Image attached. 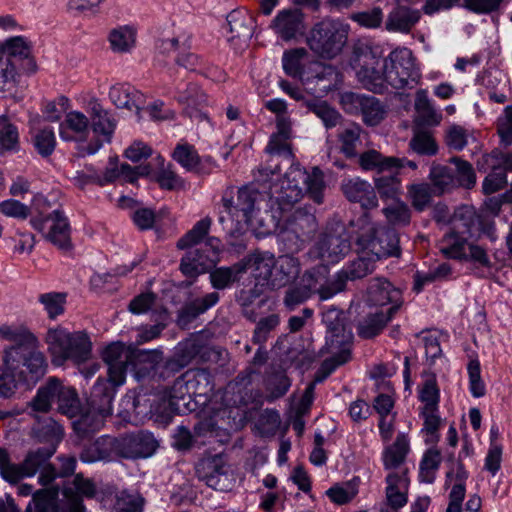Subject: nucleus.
Returning <instances> with one entry per match:
<instances>
[{
	"mask_svg": "<svg viewBox=\"0 0 512 512\" xmlns=\"http://www.w3.org/2000/svg\"><path fill=\"white\" fill-rule=\"evenodd\" d=\"M351 225L355 228L353 233L359 255L340 269L347 282L356 281L371 274L378 260L400 255L398 233L394 229L372 221L367 211L357 220L352 221Z\"/></svg>",
	"mask_w": 512,
	"mask_h": 512,
	"instance_id": "obj_1",
	"label": "nucleus"
},
{
	"mask_svg": "<svg viewBox=\"0 0 512 512\" xmlns=\"http://www.w3.org/2000/svg\"><path fill=\"white\" fill-rule=\"evenodd\" d=\"M250 262L253 276L258 284L271 290L293 284L301 273V262L292 254L276 257L268 251L258 252L251 257Z\"/></svg>",
	"mask_w": 512,
	"mask_h": 512,
	"instance_id": "obj_2",
	"label": "nucleus"
},
{
	"mask_svg": "<svg viewBox=\"0 0 512 512\" xmlns=\"http://www.w3.org/2000/svg\"><path fill=\"white\" fill-rule=\"evenodd\" d=\"M50 207V202L43 195H36L29 208L32 215L30 224L58 249L70 251L72 242L68 218L58 209L49 212Z\"/></svg>",
	"mask_w": 512,
	"mask_h": 512,
	"instance_id": "obj_3",
	"label": "nucleus"
},
{
	"mask_svg": "<svg viewBox=\"0 0 512 512\" xmlns=\"http://www.w3.org/2000/svg\"><path fill=\"white\" fill-rule=\"evenodd\" d=\"M45 342L47 350L56 366L66 361L82 364L88 361L92 353V342L85 331L70 332L63 327L49 328Z\"/></svg>",
	"mask_w": 512,
	"mask_h": 512,
	"instance_id": "obj_4",
	"label": "nucleus"
},
{
	"mask_svg": "<svg viewBox=\"0 0 512 512\" xmlns=\"http://www.w3.org/2000/svg\"><path fill=\"white\" fill-rule=\"evenodd\" d=\"M55 450H29L21 463H13L7 450H0V474L9 483H18L25 477L39 472V483L43 486L55 480L53 464L49 462Z\"/></svg>",
	"mask_w": 512,
	"mask_h": 512,
	"instance_id": "obj_5",
	"label": "nucleus"
},
{
	"mask_svg": "<svg viewBox=\"0 0 512 512\" xmlns=\"http://www.w3.org/2000/svg\"><path fill=\"white\" fill-rule=\"evenodd\" d=\"M73 488H64L65 501H58V488L40 489L33 494L36 512H84L81 496L93 497L94 484L77 474L73 480Z\"/></svg>",
	"mask_w": 512,
	"mask_h": 512,
	"instance_id": "obj_6",
	"label": "nucleus"
},
{
	"mask_svg": "<svg viewBox=\"0 0 512 512\" xmlns=\"http://www.w3.org/2000/svg\"><path fill=\"white\" fill-rule=\"evenodd\" d=\"M350 27L334 18H323L310 29L306 42L319 58L332 60L343 51L348 41Z\"/></svg>",
	"mask_w": 512,
	"mask_h": 512,
	"instance_id": "obj_7",
	"label": "nucleus"
},
{
	"mask_svg": "<svg viewBox=\"0 0 512 512\" xmlns=\"http://www.w3.org/2000/svg\"><path fill=\"white\" fill-rule=\"evenodd\" d=\"M350 65L364 88L380 94L385 91L386 58L376 56L369 45L363 42L354 44Z\"/></svg>",
	"mask_w": 512,
	"mask_h": 512,
	"instance_id": "obj_8",
	"label": "nucleus"
},
{
	"mask_svg": "<svg viewBox=\"0 0 512 512\" xmlns=\"http://www.w3.org/2000/svg\"><path fill=\"white\" fill-rule=\"evenodd\" d=\"M134 356L139 362H148L152 367L158 365L162 360V352L160 351L138 350L134 352L123 343H111L104 349L102 359L107 365V375L112 383L116 385L124 383L127 368L129 364H132Z\"/></svg>",
	"mask_w": 512,
	"mask_h": 512,
	"instance_id": "obj_9",
	"label": "nucleus"
},
{
	"mask_svg": "<svg viewBox=\"0 0 512 512\" xmlns=\"http://www.w3.org/2000/svg\"><path fill=\"white\" fill-rule=\"evenodd\" d=\"M61 392L57 403L58 411L69 418L79 416L73 422L75 433L80 439H92L103 424L102 418L92 412L82 413L81 402L75 388L64 385Z\"/></svg>",
	"mask_w": 512,
	"mask_h": 512,
	"instance_id": "obj_10",
	"label": "nucleus"
},
{
	"mask_svg": "<svg viewBox=\"0 0 512 512\" xmlns=\"http://www.w3.org/2000/svg\"><path fill=\"white\" fill-rule=\"evenodd\" d=\"M420 79V69L410 49H395L386 58V81L393 88L412 89Z\"/></svg>",
	"mask_w": 512,
	"mask_h": 512,
	"instance_id": "obj_11",
	"label": "nucleus"
},
{
	"mask_svg": "<svg viewBox=\"0 0 512 512\" xmlns=\"http://www.w3.org/2000/svg\"><path fill=\"white\" fill-rule=\"evenodd\" d=\"M38 340L32 341L19 352H12L6 360L9 368L16 370L26 385L36 384L47 372L48 362L43 352L37 348Z\"/></svg>",
	"mask_w": 512,
	"mask_h": 512,
	"instance_id": "obj_12",
	"label": "nucleus"
},
{
	"mask_svg": "<svg viewBox=\"0 0 512 512\" xmlns=\"http://www.w3.org/2000/svg\"><path fill=\"white\" fill-rule=\"evenodd\" d=\"M230 470L231 465L225 451L214 454L205 452L195 464L196 477L207 486L220 491L227 489Z\"/></svg>",
	"mask_w": 512,
	"mask_h": 512,
	"instance_id": "obj_13",
	"label": "nucleus"
},
{
	"mask_svg": "<svg viewBox=\"0 0 512 512\" xmlns=\"http://www.w3.org/2000/svg\"><path fill=\"white\" fill-rule=\"evenodd\" d=\"M351 243L349 235L343 226L334 230H326L315 242L311 249L313 257L327 264H336L350 251Z\"/></svg>",
	"mask_w": 512,
	"mask_h": 512,
	"instance_id": "obj_14",
	"label": "nucleus"
},
{
	"mask_svg": "<svg viewBox=\"0 0 512 512\" xmlns=\"http://www.w3.org/2000/svg\"><path fill=\"white\" fill-rule=\"evenodd\" d=\"M322 321L326 326V345L333 350L352 346L353 333L343 310L335 306L327 307L322 314Z\"/></svg>",
	"mask_w": 512,
	"mask_h": 512,
	"instance_id": "obj_15",
	"label": "nucleus"
},
{
	"mask_svg": "<svg viewBox=\"0 0 512 512\" xmlns=\"http://www.w3.org/2000/svg\"><path fill=\"white\" fill-rule=\"evenodd\" d=\"M341 103L348 112L360 111L363 121L368 126L378 125L385 117L386 110L381 101L370 95L346 92L341 96Z\"/></svg>",
	"mask_w": 512,
	"mask_h": 512,
	"instance_id": "obj_16",
	"label": "nucleus"
},
{
	"mask_svg": "<svg viewBox=\"0 0 512 512\" xmlns=\"http://www.w3.org/2000/svg\"><path fill=\"white\" fill-rule=\"evenodd\" d=\"M285 173L287 183L300 186L306 194L317 204L323 203L324 190L326 188L323 172L318 167H314L311 173H308L298 164H292Z\"/></svg>",
	"mask_w": 512,
	"mask_h": 512,
	"instance_id": "obj_17",
	"label": "nucleus"
},
{
	"mask_svg": "<svg viewBox=\"0 0 512 512\" xmlns=\"http://www.w3.org/2000/svg\"><path fill=\"white\" fill-rule=\"evenodd\" d=\"M308 272L315 295L321 301L329 300L347 288V280L341 270L330 276L329 267L321 264L308 269Z\"/></svg>",
	"mask_w": 512,
	"mask_h": 512,
	"instance_id": "obj_18",
	"label": "nucleus"
},
{
	"mask_svg": "<svg viewBox=\"0 0 512 512\" xmlns=\"http://www.w3.org/2000/svg\"><path fill=\"white\" fill-rule=\"evenodd\" d=\"M260 197V192L253 186L245 185L238 189L237 198L234 201L227 193L222 197L225 212L232 218H236L237 224L241 221L249 222L255 209V204Z\"/></svg>",
	"mask_w": 512,
	"mask_h": 512,
	"instance_id": "obj_19",
	"label": "nucleus"
},
{
	"mask_svg": "<svg viewBox=\"0 0 512 512\" xmlns=\"http://www.w3.org/2000/svg\"><path fill=\"white\" fill-rule=\"evenodd\" d=\"M254 20L251 15L242 10H233L227 15L225 29L228 33L227 41L235 50L247 46L254 32Z\"/></svg>",
	"mask_w": 512,
	"mask_h": 512,
	"instance_id": "obj_20",
	"label": "nucleus"
},
{
	"mask_svg": "<svg viewBox=\"0 0 512 512\" xmlns=\"http://www.w3.org/2000/svg\"><path fill=\"white\" fill-rule=\"evenodd\" d=\"M474 224L473 215L468 218L455 219L453 230L446 234L442 240L441 252L449 258L463 260L469 243L465 234H470L471 226Z\"/></svg>",
	"mask_w": 512,
	"mask_h": 512,
	"instance_id": "obj_21",
	"label": "nucleus"
},
{
	"mask_svg": "<svg viewBox=\"0 0 512 512\" xmlns=\"http://www.w3.org/2000/svg\"><path fill=\"white\" fill-rule=\"evenodd\" d=\"M160 442L147 430H136L115 438L103 435L96 439L95 448H159Z\"/></svg>",
	"mask_w": 512,
	"mask_h": 512,
	"instance_id": "obj_22",
	"label": "nucleus"
},
{
	"mask_svg": "<svg viewBox=\"0 0 512 512\" xmlns=\"http://www.w3.org/2000/svg\"><path fill=\"white\" fill-rule=\"evenodd\" d=\"M32 45L26 38L15 36L7 39L4 43H0V56L15 62H22V69L27 73H34L37 65L32 57Z\"/></svg>",
	"mask_w": 512,
	"mask_h": 512,
	"instance_id": "obj_23",
	"label": "nucleus"
},
{
	"mask_svg": "<svg viewBox=\"0 0 512 512\" xmlns=\"http://www.w3.org/2000/svg\"><path fill=\"white\" fill-rule=\"evenodd\" d=\"M397 306H389L385 311L375 309L363 315L356 325L357 334L363 339H372L379 335L387 324L396 316Z\"/></svg>",
	"mask_w": 512,
	"mask_h": 512,
	"instance_id": "obj_24",
	"label": "nucleus"
},
{
	"mask_svg": "<svg viewBox=\"0 0 512 512\" xmlns=\"http://www.w3.org/2000/svg\"><path fill=\"white\" fill-rule=\"evenodd\" d=\"M369 300L377 306H397V313L403 305L402 293L385 278H373L367 288Z\"/></svg>",
	"mask_w": 512,
	"mask_h": 512,
	"instance_id": "obj_25",
	"label": "nucleus"
},
{
	"mask_svg": "<svg viewBox=\"0 0 512 512\" xmlns=\"http://www.w3.org/2000/svg\"><path fill=\"white\" fill-rule=\"evenodd\" d=\"M272 28L284 41L294 39L304 29V15L298 9H284L273 19Z\"/></svg>",
	"mask_w": 512,
	"mask_h": 512,
	"instance_id": "obj_26",
	"label": "nucleus"
},
{
	"mask_svg": "<svg viewBox=\"0 0 512 512\" xmlns=\"http://www.w3.org/2000/svg\"><path fill=\"white\" fill-rule=\"evenodd\" d=\"M342 191L350 202L359 203L364 210L378 206L374 187L360 178L349 179L342 184Z\"/></svg>",
	"mask_w": 512,
	"mask_h": 512,
	"instance_id": "obj_27",
	"label": "nucleus"
},
{
	"mask_svg": "<svg viewBox=\"0 0 512 512\" xmlns=\"http://www.w3.org/2000/svg\"><path fill=\"white\" fill-rule=\"evenodd\" d=\"M386 499L387 504L381 512H398V509L407 503V490L409 486V477L402 474L389 473L386 477Z\"/></svg>",
	"mask_w": 512,
	"mask_h": 512,
	"instance_id": "obj_28",
	"label": "nucleus"
},
{
	"mask_svg": "<svg viewBox=\"0 0 512 512\" xmlns=\"http://www.w3.org/2000/svg\"><path fill=\"white\" fill-rule=\"evenodd\" d=\"M188 251L180 261L179 269L181 273L192 280H195L199 275L209 272L215 267L213 259L206 255L203 248H187Z\"/></svg>",
	"mask_w": 512,
	"mask_h": 512,
	"instance_id": "obj_29",
	"label": "nucleus"
},
{
	"mask_svg": "<svg viewBox=\"0 0 512 512\" xmlns=\"http://www.w3.org/2000/svg\"><path fill=\"white\" fill-rule=\"evenodd\" d=\"M88 114L93 132L102 136L105 142L110 143L117 126V120L113 114L96 100L89 102Z\"/></svg>",
	"mask_w": 512,
	"mask_h": 512,
	"instance_id": "obj_30",
	"label": "nucleus"
},
{
	"mask_svg": "<svg viewBox=\"0 0 512 512\" xmlns=\"http://www.w3.org/2000/svg\"><path fill=\"white\" fill-rule=\"evenodd\" d=\"M109 98L117 108L128 110L136 109L138 119H141V110L144 109L145 96L128 84H117L110 88Z\"/></svg>",
	"mask_w": 512,
	"mask_h": 512,
	"instance_id": "obj_31",
	"label": "nucleus"
},
{
	"mask_svg": "<svg viewBox=\"0 0 512 512\" xmlns=\"http://www.w3.org/2000/svg\"><path fill=\"white\" fill-rule=\"evenodd\" d=\"M64 384L56 377H50L46 383L40 386L36 395L30 402L32 410L37 412H48L53 403H58Z\"/></svg>",
	"mask_w": 512,
	"mask_h": 512,
	"instance_id": "obj_32",
	"label": "nucleus"
},
{
	"mask_svg": "<svg viewBox=\"0 0 512 512\" xmlns=\"http://www.w3.org/2000/svg\"><path fill=\"white\" fill-rule=\"evenodd\" d=\"M420 18L421 13L419 10L398 5L389 13L385 26L388 31L409 33Z\"/></svg>",
	"mask_w": 512,
	"mask_h": 512,
	"instance_id": "obj_33",
	"label": "nucleus"
},
{
	"mask_svg": "<svg viewBox=\"0 0 512 512\" xmlns=\"http://www.w3.org/2000/svg\"><path fill=\"white\" fill-rule=\"evenodd\" d=\"M317 229L316 218L313 214L298 209L294 211L286 220L285 229L282 237H289L293 234L297 240L314 233Z\"/></svg>",
	"mask_w": 512,
	"mask_h": 512,
	"instance_id": "obj_34",
	"label": "nucleus"
},
{
	"mask_svg": "<svg viewBox=\"0 0 512 512\" xmlns=\"http://www.w3.org/2000/svg\"><path fill=\"white\" fill-rule=\"evenodd\" d=\"M189 383L194 401L203 399L205 403L214 389L213 376L207 369H191L184 373V380Z\"/></svg>",
	"mask_w": 512,
	"mask_h": 512,
	"instance_id": "obj_35",
	"label": "nucleus"
},
{
	"mask_svg": "<svg viewBox=\"0 0 512 512\" xmlns=\"http://www.w3.org/2000/svg\"><path fill=\"white\" fill-rule=\"evenodd\" d=\"M90 119L80 111L68 112L60 123L59 135L63 141L82 140L88 133Z\"/></svg>",
	"mask_w": 512,
	"mask_h": 512,
	"instance_id": "obj_36",
	"label": "nucleus"
},
{
	"mask_svg": "<svg viewBox=\"0 0 512 512\" xmlns=\"http://www.w3.org/2000/svg\"><path fill=\"white\" fill-rule=\"evenodd\" d=\"M248 270L245 261H239L231 266H221L209 271V279L212 287L217 290H224L239 281Z\"/></svg>",
	"mask_w": 512,
	"mask_h": 512,
	"instance_id": "obj_37",
	"label": "nucleus"
},
{
	"mask_svg": "<svg viewBox=\"0 0 512 512\" xmlns=\"http://www.w3.org/2000/svg\"><path fill=\"white\" fill-rule=\"evenodd\" d=\"M277 132L272 134L265 148L266 153L272 155L292 156V149L288 143L291 135V121L288 116H280L276 118Z\"/></svg>",
	"mask_w": 512,
	"mask_h": 512,
	"instance_id": "obj_38",
	"label": "nucleus"
},
{
	"mask_svg": "<svg viewBox=\"0 0 512 512\" xmlns=\"http://www.w3.org/2000/svg\"><path fill=\"white\" fill-rule=\"evenodd\" d=\"M315 295L308 269L302 274L300 282L288 287L283 297V305L289 311L295 310L300 305Z\"/></svg>",
	"mask_w": 512,
	"mask_h": 512,
	"instance_id": "obj_39",
	"label": "nucleus"
},
{
	"mask_svg": "<svg viewBox=\"0 0 512 512\" xmlns=\"http://www.w3.org/2000/svg\"><path fill=\"white\" fill-rule=\"evenodd\" d=\"M218 301L219 294L217 292H210L203 297L195 298L181 308L179 312V322L187 324L193 321L199 315L213 307Z\"/></svg>",
	"mask_w": 512,
	"mask_h": 512,
	"instance_id": "obj_40",
	"label": "nucleus"
},
{
	"mask_svg": "<svg viewBox=\"0 0 512 512\" xmlns=\"http://www.w3.org/2000/svg\"><path fill=\"white\" fill-rule=\"evenodd\" d=\"M212 353H214V351L210 347L202 344L197 339H187L182 341L175 349L176 357L185 366H188L197 357L202 361H206L210 359V355Z\"/></svg>",
	"mask_w": 512,
	"mask_h": 512,
	"instance_id": "obj_41",
	"label": "nucleus"
},
{
	"mask_svg": "<svg viewBox=\"0 0 512 512\" xmlns=\"http://www.w3.org/2000/svg\"><path fill=\"white\" fill-rule=\"evenodd\" d=\"M64 428L52 418H48L32 429V436L39 443H45L56 448L64 438Z\"/></svg>",
	"mask_w": 512,
	"mask_h": 512,
	"instance_id": "obj_42",
	"label": "nucleus"
},
{
	"mask_svg": "<svg viewBox=\"0 0 512 512\" xmlns=\"http://www.w3.org/2000/svg\"><path fill=\"white\" fill-rule=\"evenodd\" d=\"M428 178L437 196H441L457 187L451 166L433 163Z\"/></svg>",
	"mask_w": 512,
	"mask_h": 512,
	"instance_id": "obj_43",
	"label": "nucleus"
},
{
	"mask_svg": "<svg viewBox=\"0 0 512 512\" xmlns=\"http://www.w3.org/2000/svg\"><path fill=\"white\" fill-rule=\"evenodd\" d=\"M398 161V157L384 156L374 149L363 152L358 157V163L363 170H376L378 174L392 171L393 165Z\"/></svg>",
	"mask_w": 512,
	"mask_h": 512,
	"instance_id": "obj_44",
	"label": "nucleus"
},
{
	"mask_svg": "<svg viewBox=\"0 0 512 512\" xmlns=\"http://www.w3.org/2000/svg\"><path fill=\"white\" fill-rule=\"evenodd\" d=\"M362 128L357 123L347 124L338 134L340 142V150L347 158H355L358 156V148L362 141L360 135Z\"/></svg>",
	"mask_w": 512,
	"mask_h": 512,
	"instance_id": "obj_45",
	"label": "nucleus"
},
{
	"mask_svg": "<svg viewBox=\"0 0 512 512\" xmlns=\"http://www.w3.org/2000/svg\"><path fill=\"white\" fill-rule=\"evenodd\" d=\"M0 335L12 342V345L4 349V363L10 359L12 352H19L23 347L29 345L32 341H35L36 337L34 334L25 329H14L9 326L0 327Z\"/></svg>",
	"mask_w": 512,
	"mask_h": 512,
	"instance_id": "obj_46",
	"label": "nucleus"
},
{
	"mask_svg": "<svg viewBox=\"0 0 512 512\" xmlns=\"http://www.w3.org/2000/svg\"><path fill=\"white\" fill-rule=\"evenodd\" d=\"M20 150L19 131L6 115L0 116V154L16 153Z\"/></svg>",
	"mask_w": 512,
	"mask_h": 512,
	"instance_id": "obj_47",
	"label": "nucleus"
},
{
	"mask_svg": "<svg viewBox=\"0 0 512 512\" xmlns=\"http://www.w3.org/2000/svg\"><path fill=\"white\" fill-rule=\"evenodd\" d=\"M271 193L280 208L284 210L300 201L306 192L296 184L287 183L286 178H283L279 185L272 188Z\"/></svg>",
	"mask_w": 512,
	"mask_h": 512,
	"instance_id": "obj_48",
	"label": "nucleus"
},
{
	"mask_svg": "<svg viewBox=\"0 0 512 512\" xmlns=\"http://www.w3.org/2000/svg\"><path fill=\"white\" fill-rule=\"evenodd\" d=\"M108 379H98L93 385L91 399L95 400L96 409L103 415L110 410L111 402L115 395V387H118Z\"/></svg>",
	"mask_w": 512,
	"mask_h": 512,
	"instance_id": "obj_49",
	"label": "nucleus"
},
{
	"mask_svg": "<svg viewBox=\"0 0 512 512\" xmlns=\"http://www.w3.org/2000/svg\"><path fill=\"white\" fill-rule=\"evenodd\" d=\"M434 196L437 195L429 183H413L407 186V197L412 207L418 212L426 210L431 205Z\"/></svg>",
	"mask_w": 512,
	"mask_h": 512,
	"instance_id": "obj_50",
	"label": "nucleus"
},
{
	"mask_svg": "<svg viewBox=\"0 0 512 512\" xmlns=\"http://www.w3.org/2000/svg\"><path fill=\"white\" fill-rule=\"evenodd\" d=\"M154 451L155 450H84L81 458L88 462L108 461L111 459V453L115 452L117 457L138 459L151 457Z\"/></svg>",
	"mask_w": 512,
	"mask_h": 512,
	"instance_id": "obj_51",
	"label": "nucleus"
},
{
	"mask_svg": "<svg viewBox=\"0 0 512 512\" xmlns=\"http://www.w3.org/2000/svg\"><path fill=\"white\" fill-rule=\"evenodd\" d=\"M306 106L314 113L323 123L326 129H332L337 125L341 124L343 117L333 107H331L326 101H308Z\"/></svg>",
	"mask_w": 512,
	"mask_h": 512,
	"instance_id": "obj_52",
	"label": "nucleus"
},
{
	"mask_svg": "<svg viewBox=\"0 0 512 512\" xmlns=\"http://www.w3.org/2000/svg\"><path fill=\"white\" fill-rule=\"evenodd\" d=\"M442 462L440 450H426L419 464L420 482L432 484Z\"/></svg>",
	"mask_w": 512,
	"mask_h": 512,
	"instance_id": "obj_53",
	"label": "nucleus"
},
{
	"mask_svg": "<svg viewBox=\"0 0 512 512\" xmlns=\"http://www.w3.org/2000/svg\"><path fill=\"white\" fill-rule=\"evenodd\" d=\"M197 436L205 441H212L211 445H225L230 439V433L213 422L212 419H206L196 424Z\"/></svg>",
	"mask_w": 512,
	"mask_h": 512,
	"instance_id": "obj_54",
	"label": "nucleus"
},
{
	"mask_svg": "<svg viewBox=\"0 0 512 512\" xmlns=\"http://www.w3.org/2000/svg\"><path fill=\"white\" fill-rule=\"evenodd\" d=\"M359 479L337 483L330 487L326 494L330 500L337 505H344L352 501L358 494Z\"/></svg>",
	"mask_w": 512,
	"mask_h": 512,
	"instance_id": "obj_55",
	"label": "nucleus"
},
{
	"mask_svg": "<svg viewBox=\"0 0 512 512\" xmlns=\"http://www.w3.org/2000/svg\"><path fill=\"white\" fill-rule=\"evenodd\" d=\"M415 109L420 121L425 125H438L442 119V115L435 110L425 90H419L416 93Z\"/></svg>",
	"mask_w": 512,
	"mask_h": 512,
	"instance_id": "obj_56",
	"label": "nucleus"
},
{
	"mask_svg": "<svg viewBox=\"0 0 512 512\" xmlns=\"http://www.w3.org/2000/svg\"><path fill=\"white\" fill-rule=\"evenodd\" d=\"M169 398L170 405L174 406L177 411L180 412L182 407L191 410L189 403L194 398L190 393L189 383H186V379L184 380V373L173 382L169 391Z\"/></svg>",
	"mask_w": 512,
	"mask_h": 512,
	"instance_id": "obj_57",
	"label": "nucleus"
},
{
	"mask_svg": "<svg viewBox=\"0 0 512 512\" xmlns=\"http://www.w3.org/2000/svg\"><path fill=\"white\" fill-rule=\"evenodd\" d=\"M449 162L454 165L453 176L457 187L470 189L476 184V175L472 165L460 157H452Z\"/></svg>",
	"mask_w": 512,
	"mask_h": 512,
	"instance_id": "obj_58",
	"label": "nucleus"
},
{
	"mask_svg": "<svg viewBox=\"0 0 512 512\" xmlns=\"http://www.w3.org/2000/svg\"><path fill=\"white\" fill-rule=\"evenodd\" d=\"M387 222L394 227H405L410 224L411 210L403 201H396L382 210Z\"/></svg>",
	"mask_w": 512,
	"mask_h": 512,
	"instance_id": "obj_59",
	"label": "nucleus"
},
{
	"mask_svg": "<svg viewBox=\"0 0 512 512\" xmlns=\"http://www.w3.org/2000/svg\"><path fill=\"white\" fill-rule=\"evenodd\" d=\"M388 172L389 174L387 175H380L374 178V189L377 190L383 199H395L400 192L401 182L394 170Z\"/></svg>",
	"mask_w": 512,
	"mask_h": 512,
	"instance_id": "obj_60",
	"label": "nucleus"
},
{
	"mask_svg": "<svg viewBox=\"0 0 512 512\" xmlns=\"http://www.w3.org/2000/svg\"><path fill=\"white\" fill-rule=\"evenodd\" d=\"M173 159L186 171L196 173L199 162V154L190 144H178L172 154Z\"/></svg>",
	"mask_w": 512,
	"mask_h": 512,
	"instance_id": "obj_61",
	"label": "nucleus"
},
{
	"mask_svg": "<svg viewBox=\"0 0 512 512\" xmlns=\"http://www.w3.org/2000/svg\"><path fill=\"white\" fill-rule=\"evenodd\" d=\"M210 226L211 219L209 217L201 219L190 231L178 240L177 247L179 249L194 248L193 246L199 244L208 234Z\"/></svg>",
	"mask_w": 512,
	"mask_h": 512,
	"instance_id": "obj_62",
	"label": "nucleus"
},
{
	"mask_svg": "<svg viewBox=\"0 0 512 512\" xmlns=\"http://www.w3.org/2000/svg\"><path fill=\"white\" fill-rule=\"evenodd\" d=\"M409 149L421 156H433L438 146L429 132L417 131L409 142Z\"/></svg>",
	"mask_w": 512,
	"mask_h": 512,
	"instance_id": "obj_63",
	"label": "nucleus"
},
{
	"mask_svg": "<svg viewBox=\"0 0 512 512\" xmlns=\"http://www.w3.org/2000/svg\"><path fill=\"white\" fill-rule=\"evenodd\" d=\"M145 499L139 494H130L126 491L116 496L114 508L117 512H143Z\"/></svg>",
	"mask_w": 512,
	"mask_h": 512,
	"instance_id": "obj_64",
	"label": "nucleus"
}]
</instances>
